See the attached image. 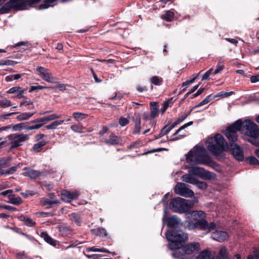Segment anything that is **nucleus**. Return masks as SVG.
<instances>
[{
    "label": "nucleus",
    "instance_id": "59",
    "mask_svg": "<svg viewBox=\"0 0 259 259\" xmlns=\"http://www.w3.org/2000/svg\"><path fill=\"white\" fill-rule=\"evenodd\" d=\"M98 234L99 235L106 236L107 235V232L105 229L101 228L98 230Z\"/></svg>",
    "mask_w": 259,
    "mask_h": 259
},
{
    "label": "nucleus",
    "instance_id": "53",
    "mask_svg": "<svg viewBox=\"0 0 259 259\" xmlns=\"http://www.w3.org/2000/svg\"><path fill=\"white\" fill-rule=\"evenodd\" d=\"M119 123L122 126H124L128 124V121L126 118L121 117L119 120Z\"/></svg>",
    "mask_w": 259,
    "mask_h": 259
},
{
    "label": "nucleus",
    "instance_id": "18",
    "mask_svg": "<svg viewBox=\"0 0 259 259\" xmlns=\"http://www.w3.org/2000/svg\"><path fill=\"white\" fill-rule=\"evenodd\" d=\"M24 90H21L20 87H15L10 89L7 93L9 94H17L16 97L18 98H22L24 96Z\"/></svg>",
    "mask_w": 259,
    "mask_h": 259
},
{
    "label": "nucleus",
    "instance_id": "20",
    "mask_svg": "<svg viewBox=\"0 0 259 259\" xmlns=\"http://www.w3.org/2000/svg\"><path fill=\"white\" fill-rule=\"evenodd\" d=\"M106 142L111 145H119L121 144V140L117 136L111 134L106 140Z\"/></svg>",
    "mask_w": 259,
    "mask_h": 259
},
{
    "label": "nucleus",
    "instance_id": "60",
    "mask_svg": "<svg viewBox=\"0 0 259 259\" xmlns=\"http://www.w3.org/2000/svg\"><path fill=\"white\" fill-rule=\"evenodd\" d=\"M26 46L27 47H29V45L28 44V43L27 42H18L17 44H16L13 46V47H14V48L18 47H21V46Z\"/></svg>",
    "mask_w": 259,
    "mask_h": 259
},
{
    "label": "nucleus",
    "instance_id": "54",
    "mask_svg": "<svg viewBox=\"0 0 259 259\" xmlns=\"http://www.w3.org/2000/svg\"><path fill=\"white\" fill-rule=\"evenodd\" d=\"M233 92H226L224 93H219L216 95L217 97H222L223 98L228 97L232 95Z\"/></svg>",
    "mask_w": 259,
    "mask_h": 259
},
{
    "label": "nucleus",
    "instance_id": "51",
    "mask_svg": "<svg viewBox=\"0 0 259 259\" xmlns=\"http://www.w3.org/2000/svg\"><path fill=\"white\" fill-rule=\"evenodd\" d=\"M248 161L249 163L253 165H257L259 163L258 160L254 157H250L248 158Z\"/></svg>",
    "mask_w": 259,
    "mask_h": 259
},
{
    "label": "nucleus",
    "instance_id": "50",
    "mask_svg": "<svg viewBox=\"0 0 259 259\" xmlns=\"http://www.w3.org/2000/svg\"><path fill=\"white\" fill-rule=\"evenodd\" d=\"M46 88H47V87L41 86V85L31 86L30 87L29 92H33V91H34L35 90H42V89H46Z\"/></svg>",
    "mask_w": 259,
    "mask_h": 259
},
{
    "label": "nucleus",
    "instance_id": "22",
    "mask_svg": "<svg viewBox=\"0 0 259 259\" xmlns=\"http://www.w3.org/2000/svg\"><path fill=\"white\" fill-rule=\"evenodd\" d=\"M211 252L208 249H205L201 251L196 259H214L211 257Z\"/></svg>",
    "mask_w": 259,
    "mask_h": 259
},
{
    "label": "nucleus",
    "instance_id": "55",
    "mask_svg": "<svg viewBox=\"0 0 259 259\" xmlns=\"http://www.w3.org/2000/svg\"><path fill=\"white\" fill-rule=\"evenodd\" d=\"M41 202L44 205H51L52 204H55V203H57L58 202L57 201H50V200H41Z\"/></svg>",
    "mask_w": 259,
    "mask_h": 259
},
{
    "label": "nucleus",
    "instance_id": "25",
    "mask_svg": "<svg viewBox=\"0 0 259 259\" xmlns=\"http://www.w3.org/2000/svg\"><path fill=\"white\" fill-rule=\"evenodd\" d=\"M203 170V168L199 167H193L189 170V172L190 174L201 177Z\"/></svg>",
    "mask_w": 259,
    "mask_h": 259
},
{
    "label": "nucleus",
    "instance_id": "58",
    "mask_svg": "<svg viewBox=\"0 0 259 259\" xmlns=\"http://www.w3.org/2000/svg\"><path fill=\"white\" fill-rule=\"evenodd\" d=\"M8 159H3L0 160V167L1 168H5L8 166Z\"/></svg>",
    "mask_w": 259,
    "mask_h": 259
},
{
    "label": "nucleus",
    "instance_id": "13",
    "mask_svg": "<svg viewBox=\"0 0 259 259\" xmlns=\"http://www.w3.org/2000/svg\"><path fill=\"white\" fill-rule=\"evenodd\" d=\"M23 175L24 176L29 177L30 179H36L40 177L43 174L42 172L31 169L30 167H25L23 168Z\"/></svg>",
    "mask_w": 259,
    "mask_h": 259
},
{
    "label": "nucleus",
    "instance_id": "10",
    "mask_svg": "<svg viewBox=\"0 0 259 259\" xmlns=\"http://www.w3.org/2000/svg\"><path fill=\"white\" fill-rule=\"evenodd\" d=\"M36 71L44 80L52 83H58L57 78L52 75L48 69L43 67H38L36 68Z\"/></svg>",
    "mask_w": 259,
    "mask_h": 259
},
{
    "label": "nucleus",
    "instance_id": "9",
    "mask_svg": "<svg viewBox=\"0 0 259 259\" xmlns=\"http://www.w3.org/2000/svg\"><path fill=\"white\" fill-rule=\"evenodd\" d=\"M8 138L11 142V148H15L21 146L29 137L27 134L16 133L9 135Z\"/></svg>",
    "mask_w": 259,
    "mask_h": 259
},
{
    "label": "nucleus",
    "instance_id": "33",
    "mask_svg": "<svg viewBox=\"0 0 259 259\" xmlns=\"http://www.w3.org/2000/svg\"><path fill=\"white\" fill-rule=\"evenodd\" d=\"M18 168V166L17 165V166H12L7 170H0V174L1 175H6L12 174L17 170Z\"/></svg>",
    "mask_w": 259,
    "mask_h": 259
},
{
    "label": "nucleus",
    "instance_id": "46",
    "mask_svg": "<svg viewBox=\"0 0 259 259\" xmlns=\"http://www.w3.org/2000/svg\"><path fill=\"white\" fill-rule=\"evenodd\" d=\"M247 259H259V249H254V255H249Z\"/></svg>",
    "mask_w": 259,
    "mask_h": 259
},
{
    "label": "nucleus",
    "instance_id": "28",
    "mask_svg": "<svg viewBox=\"0 0 259 259\" xmlns=\"http://www.w3.org/2000/svg\"><path fill=\"white\" fill-rule=\"evenodd\" d=\"M201 178L204 180L213 179L215 178V175L204 169Z\"/></svg>",
    "mask_w": 259,
    "mask_h": 259
},
{
    "label": "nucleus",
    "instance_id": "37",
    "mask_svg": "<svg viewBox=\"0 0 259 259\" xmlns=\"http://www.w3.org/2000/svg\"><path fill=\"white\" fill-rule=\"evenodd\" d=\"M71 129L75 133H81L83 130V126L80 124H76L72 125Z\"/></svg>",
    "mask_w": 259,
    "mask_h": 259
},
{
    "label": "nucleus",
    "instance_id": "30",
    "mask_svg": "<svg viewBox=\"0 0 259 259\" xmlns=\"http://www.w3.org/2000/svg\"><path fill=\"white\" fill-rule=\"evenodd\" d=\"M20 220L23 221L24 224L29 227L33 226L35 224V222L31 219L24 216H20Z\"/></svg>",
    "mask_w": 259,
    "mask_h": 259
},
{
    "label": "nucleus",
    "instance_id": "47",
    "mask_svg": "<svg viewBox=\"0 0 259 259\" xmlns=\"http://www.w3.org/2000/svg\"><path fill=\"white\" fill-rule=\"evenodd\" d=\"M224 68V64H218L217 66V68L216 69L214 70V72H213V74L214 75H215L218 73H220L222 70Z\"/></svg>",
    "mask_w": 259,
    "mask_h": 259
},
{
    "label": "nucleus",
    "instance_id": "61",
    "mask_svg": "<svg viewBox=\"0 0 259 259\" xmlns=\"http://www.w3.org/2000/svg\"><path fill=\"white\" fill-rule=\"evenodd\" d=\"M11 64V61L10 60H2L0 61V65H10Z\"/></svg>",
    "mask_w": 259,
    "mask_h": 259
},
{
    "label": "nucleus",
    "instance_id": "38",
    "mask_svg": "<svg viewBox=\"0 0 259 259\" xmlns=\"http://www.w3.org/2000/svg\"><path fill=\"white\" fill-rule=\"evenodd\" d=\"M30 106V107L28 108L29 109H34V106L33 105V102L30 100H26L21 101L20 103V107H22L23 106Z\"/></svg>",
    "mask_w": 259,
    "mask_h": 259
},
{
    "label": "nucleus",
    "instance_id": "40",
    "mask_svg": "<svg viewBox=\"0 0 259 259\" xmlns=\"http://www.w3.org/2000/svg\"><path fill=\"white\" fill-rule=\"evenodd\" d=\"M71 220L77 224L80 223V217L78 214L72 213L70 214Z\"/></svg>",
    "mask_w": 259,
    "mask_h": 259
},
{
    "label": "nucleus",
    "instance_id": "56",
    "mask_svg": "<svg viewBox=\"0 0 259 259\" xmlns=\"http://www.w3.org/2000/svg\"><path fill=\"white\" fill-rule=\"evenodd\" d=\"M67 84L59 83L56 86V88L58 89L61 91H64L66 90Z\"/></svg>",
    "mask_w": 259,
    "mask_h": 259
},
{
    "label": "nucleus",
    "instance_id": "23",
    "mask_svg": "<svg viewBox=\"0 0 259 259\" xmlns=\"http://www.w3.org/2000/svg\"><path fill=\"white\" fill-rule=\"evenodd\" d=\"M60 117V116L59 115L54 113L42 118H40L39 122H42L44 124L47 122L55 120L59 118Z\"/></svg>",
    "mask_w": 259,
    "mask_h": 259
},
{
    "label": "nucleus",
    "instance_id": "16",
    "mask_svg": "<svg viewBox=\"0 0 259 259\" xmlns=\"http://www.w3.org/2000/svg\"><path fill=\"white\" fill-rule=\"evenodd\" d=\"M151 105L152 106V107L151 108V113H150V116L149 117L147 115H144V118L145 119H150V120H153L155 117L158 116V106L157 105V103L155 102H152L150 103Z\"/></svg>",
    "mask_w": 259,
    "mask_h": 259
},
{
    "label": "nucleus",
    "instance_id": "5",
    "mask_svg": "<svg viewBox=\"0 0 259 259\" xmlns=\"http://www.w3.org/2000/svg\"><path fill=\"white\" fill-rule=\"evenodd\" d=\"M165 236L167 239L170 242L168 245V247L171 250L180 248L183 246V243L188 240L187 234L181 230L167 231L165 233Z\"/></svg>",
    "mask_w": 259,
    "mask_h": 259
},
{
    "label": "nucleus",
    "instance_id": "29",
    "mask_svg": "<svg viewBox=\"0 0 259 259\" xmlns=\"http://www.w3.org/2000/svg\"><path fill=\"white\" fill-rule=\"evenodd\" d=\"M41 237L44 238V239L48 243L52 245H56V242L50 236L48 235V234L45 232H43L40 234Z\"/></svg>",
    "mask_w": 259,
    "mask_h": 259
},
{
    "label": "nucleus",
    "instance_id": "8",
    "mask_svg": "<svg viewBox=\"0 0 259 259\" xmlns=\"http://www.w3.org/2000/svg\"><path fill=\"white\" fill-rule=\"evenodd\" d=\"M40 0H10L8 4L11 7L17 8L20 10L24 9L27 4H31L39 2ZM54 2L50 3L45 0V4L44 6L42 5L40 6L41 9L48 8L50 6H53L52 4Z\"/></svg>",
    "mask_w": 259,
    "mask_h": 259
},
{
    "label": "nucleus",
    "instance_id": "42",
    "mask_svg": "<svg viewBox=\"0 0 259 259\" xmlns=\"http://www.w3.org/2000/svg\"><path fill=\"white\" fill-rule=\"evenodd\" d=\"M193 123V121H190L188 123L184 124L175 132V133L173 135V136L177 135L182 130L185 129V128L188 127L189 126L192 125Z\"/></svg>",
    "mask_w": 259,
    "mask_h": 259
},
{
    "label": "nucleus",
    "instance_id": "39",
    "mask_svg": "<svg viewBox=\"0 0 259 259\" xmlns=\"http://www.w3.org/2000/svg\"><path fill=\"white\" fill-rule=\"evenodd\" d=\"M88 250L90 251H93V252H106V253H110V252L106 249L104 248H97L95 247H92L90 248H88L87 249Z\"/></svg>",
    "mask_w": 259,
    "mask_h": 259
},
{
    "label": "nucleus",
    "instance_id": "17",
    "mask_svg": "<svg viewBox=\"0 0 259 259\" xmlns=\"http://www.w3.org/2000/svg\"><path fill=\"white\" fill-rule=\"evenodd\" d=\"M167 226L171 228H175L181 225V220L176 216H172L167 219Z\"/></svg>",
    "mask_w": 259,
    "mask_h": 259
},
{
    "label": "nucleus",
    "instance_id": "45",
    "mask_svg": "<svg viewBox=\"0 0 259 259\" xmlns=\"http://www.w3.org/2000/svg\"><path fill=\"white\" fill-rule=\"evenodd\" d=\"M151 82L155 85H159L161 82V79L158 76H153L150 79Z\"/></svg>",
    "mask_w": 259,
    "mask_h": 259
},
{
    "label": "nucleus",
    "instance_id": "36",
    "mask_svg": "<svg viewBox=\"0 0 259 259\" xmlns=\"http://www.w3.org/2000/svg\"><path fill=\"white\" fill-rule=\"evenodd\" d=\"M26 126L24 123L16 124L13 126V130L14 131H20L23 129H26Z\"/></svg>",
    "mask_w": 259,
    "mask_h": 259
},
{
    "label": "nucleus",
    "instance_id": "12",
    "mask_svg": "<svg viewBox=\"0 0 259 259\" xmlns=\"http://www.w3.org/2000/svg\"><path fill=\"white\" fill-rule=\"evenodd\" d=\"M175 192L177 194L183 196H192L194 193L188 189L187 185L183 183H179L175 188Z\"/></svg>",
    "mask_w": 259,
    "mask_h": 259
},
{
    "label": "nucleus",
    "instance_id": "2",
    "mask_svg": "<svg viewBox=\"0 0 259 259\" xmlns=\"http://www.w3.org/2000/svg\"><path fill=\"white\" fill-rule=\"evenodd\" d=\"M187 219L186 227L189 229H193L198 228L207 233L213 230L215 228V224L213 222L208 223L204 220L206 217L205 213L202 210H195L187 213L185 215Z\"/></svg>",
    "mask_w": 259,
    "mask_h": 259
},
{
    "label": "nucleus",
    "instance_id": "34",
    "mask_svg": "<svg viewBox=\"0 0 259 259\" xmlns=\"http://www.w3.org/2000/svg\"><path fill=\"white\" fill-rule=\"evenodd\" d=\"M45 144V142L40 141L33 145L32 150L37 152H39Z\"/></svg>",
    "mask_w": 259,
    "mask_h": 259
},
{
    "label": "nucleus",
    "instance_id": "26",
    "mask_svg": "<svg viewBox=\"0 0 259 259\" xmlns=\"http://www.w3.org/2000/svg\"><path fill=\"white\" fill-rule=\"evenodd\" d=\"M192 175L186 174L184 175L182 177L183 180L187 183H189L192 184H194L197 183V179L194 177L192 176Z\"/></svg>",
    "mask_w": 259,
    "mask_h": 259
},
{
    "label": "nucleus",
    "instance_id": "15",
    "mask_svg": "<svg viewBox=\"0 0 259 259\" xmlns=\"http://www.w3.org/2000/svg\"><path fill=\"white\" fill-rule=\"evenodd\" d=\"M213 239L217 241L222 242L228 238V235L227 232L222 231H216L212 234Z\"/></svg>",
    "mask_w": 259,
    "mask_h": 259
},
{
    "label": "nucleus",
    "instance_id": "52",
    "mask_svg": "<svg viewBox=\"0 0 259 259\" xmlns=\"http://www.w3.org/2000/svg\"><path fill=\"white\" fill-rule=\"evenodd\" d=\"M212 69L210 68L209 70L207 71L202 77V80H207L209 78V76L211 74Z\"/></svg>",
    "mask_w": 259,
    "mask_h": 259
},
{
    "label": "nucleus",
    "instance_id": "48",
    "mask_svg": "<svg viewBox=\"0 0 259 259\" xmlns=\"http://www.w3.org/2000/svg\"><path fill=\"white\" fill-rule=\"evenodd\" d=\"M198 187L202 189H205L207 187L206 184L204 182H200L197 180V183L195 184Z\"/></svg>",
    "mask_w": 259,
    "mask_h": 259
},
{
    "label": "nucleus",
    "instance_id": "27",
    "mask_svg": "<svg viewBox=\"0 0 259 259\" xmlns=\"http://www.w3.org/2000/svg\"><path fill=\"white\" fill-rule=\"evenodd\" d=\"M65 120H55L52 122L51 123L46 126V128L47 130H55L57 128L58 126L61 125Z\"/></svg>",
    "mask_w": 259,
    "mask_h": 259
},
{
    "label": "nucleus",
    "instance_id": "63",
    "mask_svg": "<svg viewBox=\"0 0 259 259\" xmlns=\"http://www.w3.org/2000/svg\"><path fill=\"white\" fill-rule=\"evenodd\" d=\"M259 81L258 76H252L250 77V81L252 83H255Z\"/></svg>",
    "mask_w": 259,
    "mask_h": 259
},
{
    "label": "nucleus",
    "instance_id": "1",
    "mask_svg": "<svg viewBox=\"0 0 259 259\" xmlns=\"http://www.w3.org/2000/svg\"><path fill=\"white\" fill-rule=\"evenodd\" d=\"M237 131H240L242 134L252 138H256L259 135L257 125L250 120H245L243 122L241 120H238L228 127L225 135L229 141L237 140Z\"/></svg>",
    "mask_w": 259,
    "mask_h": 259
},
{
    "label": "nucleus",
    "instance_id": "44",
    "mask_svg": "<svg viewBox=\"0 0 259 259\" xmlns=\"http://www.w3.org/2000/svg\"><path fill=\"white\" fill-rule=\"evenodd\" d=\"M211 98H212V97H211V95H208V96L206 97V98H205L203 100H202L196 107H200V106H201L202 105H205V104H207L208 103H209L211 101Z\"/></svg>",
    "mask_w": 259,
    "mask_h": 259
},
{
    "label": "nucleus",
    "instance_id": "43",
    "mask_svg": "<svg viewBox=\"0 0 259 259\" xmlns=\"http://www.w3.org/2000/svg\"><path fill=\"white\" fill-rule=\"evenodd\" d=\"M141 121L139 119L135 123V127L134 133L135 134H139L141 131Z\"/></svg>",
    "mask_w": 259,
    "mask_h": 259
},
{
    "label": "nucleus",
    "instance_id": "14",
    "mask_svg": "<svg viewBox=\"0 0 259 259\" xmlns=\"http://www.w3.org/2000/svg\"><path fill=\"white\" fill-rule=\"evenodd\" d=\"M78 196L79 193L77 191L71 193L68 191L63 190L61 193L62 199L66 202H70L72 200L77 198Z\"/></svg>",
    "mask_w": 259,
    "mask_h": 259
},
{
    "label": "nucleus",
    "instance_id": "21",
    "mask_svg": "<svg viewBox=\"0 0 259 259\" xmlns=\"http://www.w3.org/2000/svg\"><path fill=\"white\" fill-rule=\"evenodd\" d=\"M8 202L14 205H19L22 203L23 201L19 196H16L14 194H11L8 196Z\"/></svg>",
    "mask_w": 259,
    "mask_h": 259
},
{
    "label": "nucleus",
    "instance_id": "31",
    "mask_svg": "<svg viewBox=\"0 0 259 259\" xmlns=\"http://www.w3.org/2000/svg\"><path fill=\"white\" fill-rule=\"evenodd\" d=\"M87 116V114L79 112H75L72 114V117L78 121L85 119Z\"/></svg>",
    "mask_w": 259,
    "mask_h": 259
},
{
    "label": "nucleus",
    "instance_id": "6",
    "mask_svg": "<svg viewBox=\"0 0 259 259\" xmlns=\"http://www.w3.org/2000/svg\"><path fill=\"white\" fill-rule=\"evenodd\" d=\"M198 202L196 198L193 200H187L180 197L172 200L171 209L175 212L184 213L188 211Z\"/></svg>",
    "mask_w": 259,
    "mask_h": 259
},
{
    "label": "nucleus",
    "instance_id": "57",
    "mask_svg": "<svg viewBox=\"0 0 259 259\" xmlns=\"http://www.w3.org/2000/svg\"><path fill=\"white\" fill-rule=\"evenodd\" d=\"M188 116V113L184 114L181 117L178 118L176 120L178 121L179 124L184 120Z\"/></svg>",
    "mask_w": 259,
    "mask_h": 259
},
{
    "label": "nucleus",
    "instance_id": "4",
    "mask_svg": "<svg viewBox=\"0 0 259 259\" xmlns=\"http://www.w3.org/2000/svg\"><path fill=\"white\" fill-rule=\"evenodd\" d=\"M187 162L197 164H209L211 160L207 155L205 149L202 146H195L189 152L186 158Z\"/></svg>",
    "mask_w": 259,
    "mask_h": 259
},
{
    "label": "nucleus",
    "instance_id": "32",
    "mask_svg": "<svg viewBox=\"0 0 259 259\" xmlns=\"http://www.w3.org/2000/svg\"><path fill=\"white\" fill-rule=\"evenodd\" d=\"M174 13L171 11H168L162 15V18L166 21H170L174 18Z\"/></svg>",
    "mask_w": 259,
    "mask_h": 259
},
{
    "label": "nucleus",
    "instance_id": "62",
    "mask_svg": "<svg viewBox=\"0 0 259 259\" xmlns=\"http://www.w3.org/2000/svg\"><path fill=\"white\" fill-rule=\"evenodd\" d=\"M13 192V190H11V189H9V190H7L4 192H2L0 193V195H4V196H6V195H7L8 194H11Z\"/></svg>",
    "mask_w": 259,
    "mask_h": 259
},
{
    "label": "nucleus",
    "instance_id": "24",
    "mask_svg": "<svg viewBox=\"0 0 259 259\" xmlns=\"http://www.w3.org/2000/svg\"><path fill=\"white\" fill-rule=\"evenodd\" d=\"M34 114V112H24L19 114L16 117L19 121L26 120L29 119Z\"/></svg>",
    "mask_w": 259,
    "mask_h": 259
},
{
    "label": "nucleus",
    "instance_id": "7",
    "mask_svg": "<svg viewBox=\"0 0 259 259\" xmlns=\"http://www.w3.org/2000/svg\"><path fill=\"white\" fill-rule=\"evenodd\" d=\"M200 249V245L198 242H192L182 246L180 248L177 249L172 253V256L176 258L181 257L184 254H191L195 251Z\"/></svg>",
    "mask_w": 259,
    "mask_h": 259
},
{
    "label": "nucleus",
    "instance_id": "35",
    "mask_svg": "<svg viewBox=\"0 0 259 259\" xmlns=\"http://www.w3.org/2000/svg\"><path fill=\"white\" fill-rule=\"evenodd\" d=\"M12 106L11 101L8 99H4L0 100V107L3 108L9 107Z\"/></svg>",
    "mask_w": 259,
    "mask_h": 259
},
{
    "label": "nucleus",
    "instance_id": "19",
    "mask_svg": "<svg viewBox=\"0 0 259 259\" xmlns=\"http://www.w3.org/2000/svg\"><path fill=\"white\" fill-rule=\"evenodd\" d=\"M40 121V118L36 119L34 120H32L30 122V123H32L33 124L30 126H28L26 127L27 130H37L40 128L44 125L42 122Z\"/></svg>",
    "mask_w": 259,
    "mask_h": 259
},
{
    "label": "nucleus",
    "instance_id": "11",
    "mask_svg": "<svg viewBox=\"0 0 259 259\" xmlns=\"http://www.w3.org/2000/svg\"><path fill=\"white\" fill-rule=\"evenodd\" d=\"M230 141V151L234 157L238 161L244 159V154L242 148L234 141Z\"/></svg>",
    "mask_w": 259,
    "mask_h": 259
},
{
    "label": "nucleus",
    "instance_id": "49",
    "mask_svg": "<svg viewBox=\"0 0 259 259\" xmlns=\"http://www.w3.org/2000/svg\"><path fill=\"white\" fill-rule=\"evenodd\" d=\"M0 208L2 209H5L11 211H14L17 210L15 207L7 205H0Z\"/></svg>",
    "mask_w": 259,
    "mask_h": 259
},
{
    "label": "nucleus",
    "instance_id": "64",
    "mask_svg": "<svg viewBox=\"0 0 259 259\" xmlns=\"http://www.w3.org/2000/svg\"><path fill=\"white\" fill-rule=\"evenodd\" d=\"M42 217H46L49 216H52L53 213L51 212H40L39 213Z\"/></svg>",
    "mask_w": 259,
    "mask_h": 259
},
{
    "label": "nucleus",
    "instance_id": "41",
    "mask_svg": "<svg viewBox=\"0 0 259 259\" xmlns=\"http://www.w3.org/2000/svg\"><path fill=\"white\" fill-rule=\"evenodd\" d=\"M171 131L170 128H169L168 125H165L160 131L159 133V137H161L167 133H168Z\"/></svg>",
    "mask_w": 259,
    "mask_h": 259
},
{
    "label": "nucleus",
    "instance_id": "3",
    "mask_svg": "<svg viewBox=\"0 0 259 259\" xmlns=\"http://www.w3.org/2000/svg\"><path fill=\"white\" fill-rule=\"evenodd\" d=\"M205 144L207 149L217 156L221 155L224 151L229 149L227 143L220 134H216L213 137L206 138Z\"/></svg>",
    "mask_w": 259,
    "mask_h": 259
}]
</instances>
